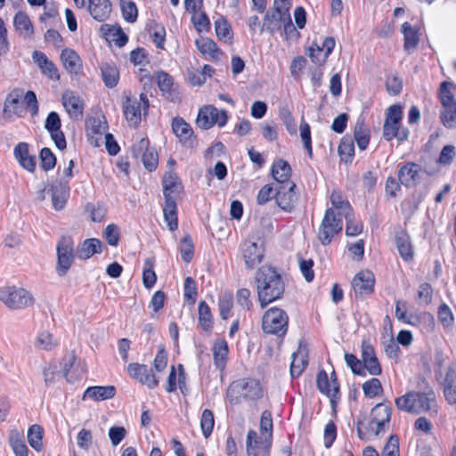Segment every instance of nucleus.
Masks as SVG:
<instances>
[{
    "mask_svg": "<svg viewBox=\"0 0 456 456\" xmlns=\"http://www.w3.org/2000/svg\"><path fill=\"white\" fill-rule=\"evenodd\" d=\"M258 300L262 308L279 299L284 293V282L275 269L264 265L256 275Z\"/></svg>",
    "mask_w": 456,
    "mask_h": 456,
    "instance_id": "nucleus-1",
    "label": "nucleus"
},
{
    "mask_svg": "<svg viewBox=\"0 0 456 456\" xmlns=\"http://www.w3.org/2000/svg\"><path fill=\"white\" fill-rule=\"evenodd\" d=\"M392 409L385 403L376 404L370 411V419L357 421V435L361 440L367 441L371 437L383 436L387 429L391 419Z\"/></svg>",
    "mask_w": 456,
    "mask_h": 456,
    "instance_id": "nucleus-2",
    "label": "nucleus"
},
{
    "mask_svg": "<svg viewBox=\"0 0 456 456\" xmlns=\"http://www.w3.org/2000/svg\"><path fill=\"white\" fill-rule=\"evenodd\" d=\"M399 411L408 413L420 414L422 412H436V400L433 390L427 392L410 391L395 400Z\"/></svg>",
    "mask_w": 456,
    "mask_h": 456,
    "instance_id": "nucleus-3",
    "label": "nucleus"
},
{
    "mask_svg": "<svg viewBox=\"0 0 456 456\" xmlns=\"http://www.w3.org/2000/svg\"><path fill=\"white\" fill-rule=\"evenodd\" d=\"M263 395V389L258 380L241 379L231 383L227 389V399L231 404H239L242 399L257 400Z\"/></svg>",
    "mask_w": 456,
    "mask_h": 456,
    "instance_id": "nucleus-4",
    "label": "nucleus"
},
{
    "mask_svg": "<svg viewBox=\"0 0 456 456\" xmlns=\"http://www.w3.org/2000/svg\"><path fill=\"white\" fill-rule=\"evenodd\" d=\"M288 322L289 317L284 310L272 307L263 316L262 328L267 334L282 337L287 333Z\"/></svg>",
    "mask_w": 456,
    "mask_h": 456,
    "instance_id": "nucleus-5",
    "label": "nucleus"
},
{
    "mask_svg": "<svg viewBox=\"0 0 456 456\" xmlns=\"http://www.w3.org/2000/svg\"><path fill=\"white\" fill-rule=\"evenodd\" d=\"M0 300L11 309L27 308L34 304L30 292L22 288L8 287L0 290Z\"/></svg>",
    "mask_w": 456,
    "mask_h": 456,
    "instance_id": "nucleus-6",
    "label": "nucleus"
},
{
    "mask_svg": "<svg viewBox=\"0 0 456 456\" xmlns=\"http://www.w3.org/2000/svg\"><path fill=\"white\" fill-rule=\"evenodd\" d=\"M342 218L337 216L333 208H328L319 227L318 239L322 245H329L333 237L342 231Z\"/></svg>",
    "mask_w": 456,
    "mask_h": 456,
    "instance_id": "nucleus-7",
    "label": "nucleus"
},
{
    "mask_svg": "<svg viewBox=\"0 0 456 456\" xmlns=\"http://www.w3.org/2000/svg\"><path fill=\"white\" fill-rule=\"evenodd\" d=\"M56 272L60 276L67 273L76 256L73 240L69 236H63L57 244Z\"/></svg>",
    "mask_w": 456,
    "mask_h": 456,
    "instance_id": "nucleus-8",
    "label": "nucleus"
},
{
    "mask_svg": "<svg viewBox=\"0 0 456 456\" xmlns=\"http://www.w3.org/2000/svg\"><path fill=\"white\" fill-rule=\"evenodd\" d=\"M227 118L225 110H219L213 105H206L200 109L196 125L198 127L207 130L215 125L224 126L227 122Z\"/></svg>",
    "mask_w": 456,
    "mask_h": 456,
    "instance_id": "nucleus-9",
    "label": "nucleus"
},
{
    "mask_svg": "<svg viewBox=\"0 0 456 456\" xmlns=\"http://www.w3.org/2000/svg\"><path fill=\"white\" fill-rule=\"evenodd\" d=\"M316 382L320 392L330 398L331 406L335 408L337 401L340 398L339 384L336 372L332 371L330 379H329L327 372L322 370L318 372Z\"/></svg>",
    "mask_w": 456,
    "mask_h": 456,
    "instance_id": "nucleus-10",
    "label": "nucleus"
},
{
    "mask_svg": "<svg viewBox=\"0 0 456 456\" xmlns=\"http://www.w3.org/2000/svg\"><path fill=\"white\" fill-rule=\"evenodd\" d=\"M142 108L146 111L149 108V100L143 93L136 98H126L124 103V114L127 122L132 126H137L141 122Z\"/></svg>",
    "mask_w": 456,
    "mask_h": 456,
    "instance_id": "nucleus-11",
    "label": "nucleus"
},
{
    "mask_svg": "<svg viewBox=\"0 0 456 456\" xmlns=\"http://www.w3.org/2000/svg\"><path fill=\"white\" fill-rule=\"evenodd\" d=\"M295 190L296 184L294 183L280 184L275 189V201L282 210L290 212L294 208L298 200V195Z\"/></svg>",
    "mask_w": 456,
    "mask_h": 456,
    "instance_id": "nucleus-12",
    "label": "nucleus"
},
{
    "mask_svg": "<svg viewBox=\"0 0 456 456\" xmlns=\"http://www.w3.org/2000/svg\"><path fill=\"white\" fill-rule=\"evenodd\" d=\"M127 372L131 378L142 385L152 389L158 387L159 379L152 373V370L145 364L133 362L128 364Z\"/></svg>",
    "mask_w": 456,
    "mask_h": 456,
    "instance_id": "nucleus-13",
    "label": "nucleus"
},
{
    "mask_svg": "<svg viewBox=\"0 0 456 456\" xmlns=\"http://www.w3.org/2000/svg\"><path fill=\"white\" fill-rule=\"evenodd\" d=\"M149 140L142 138L136 145L133 146L132 151L135 158L141 156L143 166L149 171H152L158 165V153L153 149H149Z\"/></svg>",
    "mask_w": 456,
    "mask_h": 456,
    "instance_id": "nucleus-14",
    "label": "nucleus"
},
{
    "mask_svg": "<svg viewBox=\"0 0 456 456\" xmlns=\"http://www.w3.org/2000/svg\"><path fill=\"white\" fill-rule=\"evenodd\" d=\"M362 363L363 370L370 375L378 376L382 372L380 363L376 356L374 347L367 340L362 342Z\"/></svg>",
    "mask_w": 456,
    "mask_h": 456,
    "instance_id": "nucleus-15",
    "label": "nucleus"
},
{
    "mask_svg": "<svg viewBox=\"0 0 456 456\" xmlns=\"http://www.w3.org/2000/svg\"><path fill=\"white\" fill-rule=\"evenodd\" d=\"M241 250L247 268L253 269L260 264L264 257L262 244L247 240L241 245Z\"/></svg>",
    "mask_w": 456,
    "mask_h": 456,
    "instance_id": "nucleus-16",
    "label": "nucleus"
},
{
    "mask_svg": "<svg viewBox=\"0 0 456 456\" xmlns=\"http://www.w3.org/2000/svg\"><path fill=\"white\" fill-rule=\"evenodd\" d=\"M285 14H289V12H287V10L281 11L278 8H273L266 12L260 32L266 30L273 35L281 28L282 23L285 21Z\"/></svg>",
    "mask_w": 456,
    "mask_h": 456,
    "instance_id": "nucleus-17",
    "label": "nucleus"
},
{
    "mask_svg": "<svg viewBox=\"0 0 456 456\" xmlns=\"http://www.w3.org/2000/svg\"><path fill=\"white\" fill-rule=\"evenodd\" d=\"M174 134L179 138L180 142L187 146L193 147L195 138L191 126L182 118H174L171 123Z\"/></svg>",
    "mask_w": 456,
    "mask_h": 456,
    "instance_id": "nucleus-18",
    "label": "nucleus"
},
{
    "mask_svg": "<svg viewBox=\"0 0 456 456\" xmlns=\"http://www.w3.org/2000/svg\"><path fill=\"white\" fill-rule=\"evenodd\" d=\"M61 102L64 109L72 118L82 117L84 103L78 94L71 90H66L62 94Z\"/></svg>",
    "mask_w": 456,
    "mask_h": 456,
    "instance_id": "nucleus-19",
    "label": "nucleus"
},
{
    "mask_svg": "<svg viewBox=\"0 0 456 456\" xmlns=\"http://www.w3.org/2000/svg\"><path fill=\"white\" fill-rule=\"evenodd\" d=\"M375 279L370 271L358 273L352 281V287L356 294L361 296L370 294L373 291Z\"/></svg>",
    "mask_w": 456,
    "mask_h": 456,
    "instance_id": "nucleus-20",
    "label": "nucleus"
},
{
    "mask_svg": "<svg viewBox=\"0 0 456 456\" xmlns=\"http://www.w3.org/2000/svg\"><path fill=\"white\" fill-rule=\"evenodd\" d=\"M13 155L18 163L27 171L33 173L36 169V156L30 155L28 144L27 142H19L13 150Z\"/></svg>",
    "mask_w": 456,
    "mask_h": 456,
    "instance_id": "nucleus-21",
    "label": "nucleus"
},
{
    "mask_svg": "<svg viewBox=\"0 0 456 456\" xmlns=\"http://www.w3.org/2000/svg\"><path fill=\"white\" fill-rule=\"evenodd\" d=\"M163 193L165 200H176V197L181 193L183 190L182 183L176 174L173 172H167L163 177Z\"/></svg>",
    "mask_w": 456,
    "mask_h": 456,
    "instance_id": "nucleus-22",
    "label": "nucleus"
},
{
    "mask_svg": "<svg viewBox=\"0 0 456 456\" xmlns=\"http://www.w3.org/2000/svg\"><path fill=\"white\" fill-rule=\"evenodd\" d=\"M420 167L418 164L409 162L402 166L398 171V179L401 184L411 187L419 181Z\"/></svg>",
    "mask_w": 456,
    "mask_h": 456,
    "instance_id": "nucleus-23",
    "label": "nucleus"
},
{
    "mask_svg": "<svg viewBox=\"0 0 456 456\" xmlns=\"http://www.w3.org/2000/svg\"><path fill=\"white\" fill-rule=\"evenodd\" d=\"M88 12L95 20L104 21L109 18L111 12L110 1L88 0Z\"/></svg>",
    "mask_w": 456,
    "mask_h": 456,
    "instance_id": "nucleus-24",
    "label": "nucleus"
},
{
    "mask_svg": "<svg viewBox=\"0 0 456 456\" xmlns=\"http://www.w3.org/2000/svg\"><path fill=\"white\" fill-rule=\"evenodd\" d=\"M102 243L100 240L92 238L86 239L79 243L76 249V256L79 259H88L94 254L102 252Z\"/></svg>",
    "mask_w": 456,
    "mask_h": 456,
    "instance_id": "nucleus-25",
    "label": "nucleus"
},
{
    "mask_svg": "<svg viewBox=\"0 0 456 456\" xmlns=\"http://www.w3.org/2000/svg\"><path fill=\"white\" fill-rule=\"evenodd\" d=\"M69 196L68 182H56L52 186V200L54 209L61 210Z\"/></svg>",
    "mask_w": 456,
    "mask_h": 456,
    "instance_id": "nucleus-26",
    "label": "nucleus"
},
{
    "mask_svg": "<svg viewBox=\"0 0 456 456\" xmlns=\"http://www.w3.org/2000/svg\"><path fill=\"white\" fill-rule=\"evenodd\" d=\"M116 395L114 386H95L89 387L84 393L83 399L90 398L95 402L111 399Z\"/></svg>",
    "mask_w": 456,
    "mask_h": 456,
    "instance_id": "nucleus-27",
    "label": "nucleus"
},
{
    "mask_svg": "<svg viewBox=\"0 0 456 456\" xmlns=\"http://www.w3.org/2000/svg\"><path fill=\"white\" fill-rule=\"evenodd\" d=\"M15 29L25 39L31 38L34 35V27L28 15L24 12H18L13 19Z\"/></svg>",
    "mask_w": 456,
    "mask_h": 456,
    "instance_id": "nucleus-28",
    "label": "nucleus"
},
{
    "mask_svg": "<svg viewBox=\"0 0 456 456\" xmlns=\"http://www.w3.org/2000/svg\"><path fill=\"white\" fill-rule=\"evenodd\" d=\"M444 393L449 403H456V362H452L448 369Z\"/></svg>",
    "mask_w": 456,
    "mask_h": 456,
    "instance_id": "nucleus-29",
    "label": "nucleus"
},
{
    "mask_svg": "<svg viewBox=\"0 0 456 456\" xmlns=\"http://www.w3.org/2000/svg\"><path fill=\"white\" fill-rule=\"evenodd\" d=\"M22 96L23 91L20 89H13L9 93L4 102V113L8 116L19 115L21 112L20 100Z\"/></svg>",
    "mask_w": 456,
    "mask_h": 456,
    "instance_id": "nucleus-30",
    "label": "nucleus"
},
{
    "mask_svg": "<svg viewBox=\"0 0 456 456\" xmlns=\"http://www.w3.org/2000/svg\"><path fill=\"white\" fill-rule=\"evenodd\" d=\"M196 45L198 50L205 56V58L210 61L218 60L222 53L216 44L208 37L196 40Z\"/></svg>",
    "mask_w": 456,
    "mask_h": 456,
    "instance_id": "nucleus-31",
    "label": "nucleus"
},
{
    "mask_svg": "<svg viewBox=\"0 0 456 456\" xmlns=\"http://www.w3.org/2000/svg\"><path fill=\"white\" fill-rule=\"evenodd\" d=\"M395 243L402 258L411 261L413 258V248L409 234L403 231L400 232L395 237Z\"/></svg>",
    "mask_w": 456,
    "mask_h": 456,
    "instance_id": "nucleus-32",
    "label": "nucleus"
},
{
    "mask_svg": "<svg viewBox=\"0 0 456 456\" xmlns=\"http://www.w3.org/2000/svg\"><path fill=\"white\" fill-rule=\"evenodd\" d=\"M272 175L280 184L292 183L289 180L291 168L289 163L285 160L278 159L273 162L272 167Z\"/></svg>",
    "mask_w": 456,
    "mask_h": 456,
    "instance_id": "nucleus-33",
    "label": "nucleus"
},
{
    "mask_svg": "<svg viewBox=\"0 0 456 456\" xmlns=\"http://www.w3.org/2000/svg\"><path fill=\"white\" fill-rule=\"evenodd\" d=\"M401 30L404 37L403 48L405 51L411 53L417 48L419 42L418 30L409 22H404Z\"/></svg>",
    "mask_w": 456,
    "mask_h": 456,
    "instance_id": "nucleus-34",
    "label": "nucleus"
},
{
    "mask_svg": "<svg viewBox=\"0 0 456 456\" xmlns=\"http://www.w3.org/2000/svg\"><path fill=\"white\" fill-rule=\"evenodd\" d=\"M330 202L332 204L331 208L338 210L337 216L348 218L349 214H352L353 212V208L349 201L343 200L341 193L338 191H332L330 194Z\"/></svg>",
    "mask_w": 456,
    "mask_h": 456,
    "instance_id": "nucleus-35",
    "label": "nucleus"
},
{
    "mask_svg": "<svg viewBox=\"0 0 456 456\" xmlns=\"http://www.w3.org/2000/svg\"><path fill=\"white\" fill-rule=\"evenodd\" d=\"M61 60L63 63V66L69 73L77 74L81 68L80 58L74 50H62L61 53Z\"/></svg>",
    "mask_w": 456,
    "mask_h": 456,
    "instance_id": "nucleus-36",
    "label": "nucleus"
},
{
    "mask_svg": "<svg viewBox=\"0 0 456 456\" xmlns=\"http://www.w3.org/2000/svg\"><path fill=\"white\" fill-rule=\"evenodd\" d=\"M164 219L170 231H175L178 227L177 207L175 200H165L163 207Z\"/></svg>",
    "mask_w": 456,
    "mask_h": 456,
    "instance_id": "nucleus-37",
    "label": "nucleus"
},
{
    "mask_svg": "<svg viewBox=\"0 0 456 456\" xmlns=\"http://www.w3.org/2000/svg\"><path fill=\"white\" fill-rule=\"evenodd\" d=\"M354 137L360 150L363 151L370 142V131L365 126L364 120L358 118L354 126Z\"/></svg>",
    "mask_w": 456,
    "mask_h": 456,
    "instance_id": "nucleus-38",
    "label": "nucleus"
},
{
    "mask_svg": "<svg viewBox=\"0 0 456 456\" xmlns=\"http://www.w3.org/2000/svg\"><path fill=\"white\" fill-rule=\"evenodd\" d=\"M102 77L104 85L109 88L115 87L119 80V72L115 65L103 63L101 66Z\"/></svg>",
    "mask_w": 456,
    "mask_h": 456,
    "instance_id": "nucleus-39",
    "label": "nucleus"
},
{
    "mask_svg": "<svg viewBox=\"0 0 456 456\" xmlns=\"http://www.w3.org/2000/svg\"><path fill=\"white\" fill-rule=\"evenodd\" d=\"M199 309V325L205 331H210L213 328V316L208 305L205 301H200Z\"/></svg>",
    "mask_w": 456,
    "mask_h": 456,
    "instance_id": "nucleus-40",
    "label": "nucleus"
},
{
    "mask_svg": "<svg viewBox=\"0 0 456 456\" xmlns=\"http://www.w3.org/2000/svg\"><path fill=\"white\" fill-rule=\"evenodd\" d=\"M307 365L306 354L304 351H297L292 354L290 363V374L292 378L299 377Z\"/></svg>",
    "mask_w": 456,
    "mask_h": 456,
    "instance_id": "nucleus-41",
    "label": "nucleus"
},
{
    "mask_svg": "<svg viewBox=\"0 0 456 456\" xmlns=\"http://www.w3.org/2000/svg\"><path fill=\"white\" fill-rule=\"evenodd\" d=\"M228 352V345L224 340H219L215 343L213 346V355L216 368L224 369Z\"/></svg>",
    "mask_w": 456,
    "mask_h": 456,
    "instance_id": "nucleus-42",
    "label": "nucleus"
},
{
    "mask_svg": "<svg viewBox=\"0 0 456 456\" xmlns=\"http://www.w3.org/2000/svg\"><path fill=\"white\" fill-rule=\"evenodd\" d=\"M58 345L57 340L47 330L40 331L35 341V347L38 350L50 351Z\"/></svg>",
    "mask_w": 456,
    "mask_h": 456,
    "instance_id": "nucleus-43",
    "label": "nucleus"
},
{
    "mask_svg": "<svg viewBox=\"0 0 456 456\" xmlns=\"http://www.w3.org/2000/svg\"><path fill=\"white\" fill-rule=\"evenodd\" d=\"M338 153L344 162H351L352 158L354 155V145L351 137L344 136L341 139L338 146Z\"/></svg>",
    "mask_w": 456,
    "mask_h": 456,
    "instance_id": "nucleus-44",
    "label": "nucleus"
},
{
    "mask_svg": "<svg viewBox=\"0 0 456 456\" xmlns=\"http://www.w3.org/2000/svg\"><path fill=\"white\" fill-rule=\"evenodd\" d=\"M43 430L38 425H32L28 431V441L29 445L37 452L43 448Z\"/></svg>",
    "mask_w": 456,
    "mask_h": 456,
    "instance_id": "nucleus-45",
    "label": "nucleus"
},
{
    "mask_svg": "<svg viewBox=\"0 0 456 456\" xmlns=\"http://www.w3.org/2000/svg\"><path fill=\"white\" fill-rule=\"evenodd\" d=\"M300 138L304 144V147L310 158L313 157V147L311 138V129L308 123L305 122L304 117L301 118L299 125Z\"/></svg>",
    "mask_w": 456,
    "mask_h": 456,
    "instance_id": "nucleus-46",
    "label": "nucleus"
},
{
    "mask_svg": "<svg viewBox=\"0 0 456 456\" xmlns=\"http://www.w3.org/2000/svg\"><path fill=\"white\" fill-rule=\"evenodd\" d=\"M233 305V297L232 293H224L218 298V308L220 316L223 320L230 317L231 311Z\"/></svg>",
    "mask_w": 456,
    "mask_h": 456,
    "instance_id": "nucleus-47",
    "label": "nucleus"
},
{
    "mask_svg": "<svg viewBox=\"0 0 456 456\" xmlns=\"http://www.w3.org/2000/svg\"><path fill=\"white\" fill-rule=\"evenodd\" d=\"M453 85L450 82L444 81L441 84L439 88V98L442 108L456 104L452 89Z\"/></svg>",
    "mask_w": 456,
    "mask_h": 456,
    "instance_id": "nucleus-48",
    "label": "nucleus"
},
{
    "mask_svg": "<svg viewBox=\"0 0 456 456\" xmlns=\"http://www.w3.org/2000/svg\"><path fill=\"white\" fill-rule=\"evenodd\" d=\"M76 359H77V356L74 352L69 353L63 359L64 362H63L61 372H62L64 378L69 382H74L75 380L81 378V374L73 375V373L70 372V370L72 369V367L75 364Z\"/></svg>",
    "mask_w": 456,
    "mask_h": 456,
    "instance_id": "nucleus-49",
    "label": "nucleus"
},
{
    "mask_svg": "<svg viewBox=\"0 0 456 456\" xmlns=\"http://www.w3.org/2000/svg\"><path fill=\"white\" fill-rule=\"evenodd\" d=\"M362 391L366 397L374 398L382 394L383 388L380 381L372 378L362 384Z\"/></svg>",
    "mask_w": 456,
    "mask_h": 456,
    "instance_id": "nucleus-50",
    "label": "nucleus"
},
{
    "mask_svg": "<svg viewBox=\"0 0 456 456\" xmlns=\"http://www.w3.org/2000/svg\"><path fill=\"white\" fill-rule=\"evenodd\" d=\"M214 424L215 417L213 411L208 409H205L202 411L200 418V428L202 434L206 438H208L212 434Z\"/></svg>",
    "mask_w": 456,
    "mask_h": 456,
    "instance_id": "nucleus-51",
    "label": "nucleus"
},
{
    "mask_svg": "<svg viewBox=\"0 0 456 456\" xmlns=\"http://www.w3.org/2000/svg\"><path fill=\"white\" fill-rule=\"evenodd\" d=\"M157 275L153 270V262L148 258L144 261L142 272V283L145 288L151 289L156 283Z\"/></svg>",
    "mask_w": 456,
    "mask_h": 456,
    "instance_id": "nucleus-52",
    "label": "nucleus"
},
{
    "mask_svg": "<svg viewBox=\"0 0 456 456\" xmlns=\"http://www.w3.org/2000/svg\"><path fill=\"white\" fill-rule=\"evenodd\" d=\"M149 33L153 37L156 46L159 49H163L166 37V29L164 26L154 22L150 25Z\"/></svg>",
    "mask_w": 456,
    "mask_h": 456,
    "instance_id": "nucleus-53",
    "label": "nucleus"
},
{
    "mask_svg": "<svg viewBox=\"0 0 456 456\" xmlns=\"http://www.w3.org/2000/svg\"><path fill=\"white\" fill-rule=\"evenodd\" d=\"M441 120L444 126L448 128L456 126V104L442 108Z\"/></svg>",
    "mask_w": 456,
    "mask_h": 456,
    "instance_id": "nucleus-54",
    "label": "nucleus"
},
{
    "mask_svg": "<svg viewBox=\"0 0 456 456\" xmlns=\"http://www.w3.org/2000/svg\"><path fill=\"white\" fill-rule=\"evenodd\" d=\"M40 166L45 171L53 169L56 164V157L49 148H43L39 153Z\"/></svg>",
    "mask_w": 456,
    "mask_h": 456,
    "instance_id": "nucleus-55",
    "label": "nucleus"
},
{
    "mask_svg": "<svg viewBox=\"0 0 456 456\" xmlns=\"http://www.w3.org/2000/svg\"><path fill=\"white\" fill-rule=\"evenodd\" d=\"M181 256L185 263H190L193 257L194 246L190 235H185L181 240Z\"/></svg>",
    "mask_w": 456,
    "mask_h": 456,
    "instance_id": "nucleus-56",
    "label": "nucleus"
},
{
    "mask_svg": "<svg viewBox=\"0 0 456 456\" xmlns=\"http://www.w3.org/2000/svg\"><path fill=\"white\" fill-rule=\"evenodd\" d=\"M279 116L283 125L285 126L287 131L290 134H296L297 131V123L289 110L287 108L281 109L279 111Z\"/></svg>",
    "mask_w": 456,
    "mask_h": 456,
    "instance_id": "nucleus-57",
    "label": "nucleus"
},
{
    "mask_svg": "<svg viewBox=\"0 0 456 456\" xmlns=\"http://www.w3.org/2000/svg\"><path fill=\"white\" fill-rule=\"evenodd\" d=\"M156 80L159 90L163 94L171 93L174 83L173 78L169 74L164 71H158L156 73Z\"/></svg>",
    "mask_w": 456,
    "mask_h": 456,
    "instance_id": "nucleus-58",
    "label": "nucleus"
},
{
    "mask_svg": "<svg viewBox=\"0 0 456 456\" xmlns=\"http://www.w3.org/2000/svg\"><path fill=\"white\" fill-rule=\"evenodd\" d=\"M260 128L265 140L274 142L278 139V126L274 122H264L260 125Z\"/></svg>",
    "mask_w": 456,
    "mask_h": 456,
    "instance_id": "nucleus-59",
    "label": "nucleus"
},
{
    "mask_svg": "<svg viewBox=\"0 0 456 456\" xmlns=\"http://www.w3.org/2000/svg\"><path fill=\"white\" fill-rule=\"evenodd\" d=\"M121 11L124 19L128 22H134L138 16V11L135 4L132 1L122 2Z\"/></svg>",
    "mask_w": 456,
    "mask_h": 456,
    "instance_id": "nucleus-60",
    "label": "nucleus"
},
{
    "mask_svg": "<svg viewBox=\"0 0 456 456\" xmlns=\"http://www.w3.org/2000/svg\"><path fill=\"white\" fill-rule=\"evenodd\" d=\"M86 211L90 213V217L93 222H102L105 216L106 209L100 204L87 203Z\"/></svg>",
    "mask_w": 456,
    "mask_h": 456,
    "instance_id": "nucleus-61",
    "label": "nucleus"
},
{
    "mask_svg": "<svg viewBox=\"0 0 456 456\" xmlns=\"http://www.w3.org/2000/svg\"><path fill=\"white\" fill-rule=\"evenodd\" d=\"M308 51V55L314 63L318 66H323L325 64L328 58L324 54V52L320 48L319 45L316 43L313 44V45L309 47Z\"/></svg>",
    "mask_w": 456,
    "mask_h": 456,
    "instance_id": "nucleus-62",
    "label": "nucleus"
},
{
    "mask_svg": "<svg viewBox=\"0 0 456 456\" xmlns=\"http://www.w3.org/2000/svg\"><path fill=\"white\" fill-rule=\"evenodd\" d=\"M438 320L439 322L446 328L451 327L453 323V315L451 308L445 305L442 304L438 308Z\"/></svg>",
    "mask_w": 456,
    "mask_h": 456,
    "instance_id": "nucleus-63",
    "label": "nucleus"
},
{
    "mask_svg": "<svg viewBox=\"0 0 456 456\" xmlns=\"http://www.w3.org/2000/svg\"><path fill=\"white\" fill-rule=\"evenodd\" d=\"M382 456H399V441L397 436H391L383 448Z\"/></svg>",
    "mask_w": 456,
    "mask_h": 456,
    "instance_id": "nucleus-64",
    "label": "nucleus"
}]
</instances>
